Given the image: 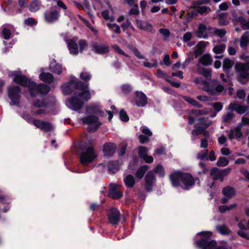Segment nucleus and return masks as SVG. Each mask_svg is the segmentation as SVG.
Returning a JSON list of instances; mask_svg holds the SVG:
<instances>
[{"label":"nucleus","instance_id":"nucleus-1","mask_svg":"<svg viewBox=\"0 0 249 249\" xmlns=\"http://www.w3.org/2000/svg\"><path fill=\"white\" fill-rule=\"evenodd\" d=\"M13 82L23 87H27L32 97L38 95H45L50 91V87L45 83L37 84L24 75L15 74Z\"/></svg>","mask_w":249,"mask_h":249},{"label":"nucleus","instance_id":"nucleus-2","mask_svg":"<svg viewBox=\"0 0 249 249\" xmlns=\"http://www.w3.org/2000/svg\"><path fill=\"white\" fill-rule=\"evenodd\" d=\"M169 179L173 187H181L185 190H190L195 184V180L190 173L179 170L172 173Z\"/></svg>","mask_w":249,"mask_h":249},{"label":"nucleus","instance_id":"nucleus-3","mask_svg":"<svg viewBox=\"0 0 249 249\" xmlns=\"http://www.w3.org/2000/svg\"><path fill=\"white\" fill-rule=\"evenodd\" d=\"M197 235L201 236V238L196 241V244L200 249H214L217 242L211 239L213 233L210 231H202L197 233Z\"/></svg>","mask_w":249,"mask_h":249},{"label":"nucleus","instance_id":"nucleus-4","mask_svg":"<svg viewBox=\"0 0 249 249\" xmlns=\"http://www.w3.org/2000/svg\"><path fill=\"white\" fill-rule=\"evenodd\" d=\"M53 8V9L50 11H46L44 14L45 20L49 23H54L59 19L61 9L64 11L68 9L67 5L61 0H57V5Z\"/></svg>","mask_w":249,"mask_h":249},{"label":"nucleus","instance_id":"nucleus-5","mask_svg":"<svg viewBox=\"0 0 249 249\" xmlns=\"http://www.w3.org/2000/svg\"><path fill=\"white\" fill-rule=\"evenodd\" d=\"M79 149L82 151L85 150L82 152L80 155V160L82 164L92 162L97 157L94 152V148L92 145H89L88 143L80 144Z\"/></svg>","mask_w":249,"mask_h":249},{"label":"nucleus","instance_id":"nucleus-6","mask_svg":"<svg viewBox=\"0 0 249 249\" xmlns=\"http://www.w3.org/2000/svg\"><path fill=\"white\" fill-rule=\"evenodd\" d=\"M235 70L237 73L238 82L242 85L247 84L249 81V63H237Z\"/></svg>","mask_w":249,"mask_h":249},{"label":"nucleus","instance_id":"nucleus-7","mask_svg":"<svg viewBox=\"0 0 249 249\" xmlns=\"http://www.w3.org/2000/svg\"><path fill=\"white\" fill-rule=\"evenodd\" d=\"M74 89L80 90L81 91L76 92L81 99L88 102L91 99V94L89 90V84H84L83 82L77 80L76 78L72 79Z\"/></svg>","mask_w":249,"mask_h":249},{"label":"nucleus","instance_id":"nucleus-8","mask_svg":"<svg viewBox=\"0 0 249 249\" xmlns=\"http://www.w3.org/2000/svg\"><path fill=\"white\" fill-rule=\"evenodd\" d=\"M81 121L83 124L89 125L87 130L91 133L95 132L102 124L98 117L92 115L81 118Z\"/></svg>","mask_w":249,"mask_h":249},{"label":"nucleus","instance_id":"nucleus-9","mask_svg":"<svg viewBox=\"0 0 249 249\" xmlns=\"http://www.w3.org/2000/svg\"><path fill=\"white\" fill-rule=\"evenodd\" d=\"M21 93V89L18 86H13L8 88V96L11 100V105L19 106Z\"/></svg>","mask_w":249,"mask_h":249},{"label":"nucleus","instance_id":"nucleus-10","mask_svg":"<svg viewBox=\"0 0 249 249\" xmlns=\"http://www.w3.org/2000/svg\"><path fill=\"white\" fill-rule=\"evenodd\" d=\"M79 98H81V96H79L78 94L74 93V95L67 99V106L73 111H79L84 105V102L80 100Z\"/></svg>","mask_w":249,"mask_h":249},{"label":"nucleus","instance_id":"nucleus-11","mask_svg":"<svg viewBox=\"0 0 249 249\" xmlns=\"http://www.w3.org/2000/svg\"><path fill=\"white\" fill-rule=\"evenodd\" d=\"M230 168H226L220 170L217 167H213L210 170V175L213 176V179L215 181L220 179L221 181L224 180V177L227 176L230 172Z\"/></svg>","mask_w":249,"mask_h":249},{"label":"nucleus","instance_id":"nucleus-12","mask_svg":"<svg viewBox=\"0 0 249 249\" xmlns=\"http://www.w3.org/2000/svg\"><path fill=\"white\" fill-rule=\"evenodd\" d=\"M107 219L109 223L112 225H118L121 219V213L119 210L115 207L111 208L107 214Z\"/></svg>","mask_w":249,"mask_h":249},{"label":"nucleus","instance_id":"nucleus-13","mask_svg":"<svg viewBox=\"0 0 249 249\" xmlns=\"http://www.w3.org/2000/svg\"><path fill=\"white\" fill-rule=\"evenodd\" d=\"M144 188L145 190L150 192L153 190V185L156 180V178L153 171H149L146 174L145 178Z\"/></svg>","mask_w":249,"mask_h":249},{"label":"nucleus","instance_id":"nucleus-14","mask_svg":"<svg viewBox=\"0 0 249 249\" xmlns=\"http://www.w3.org/2000/svg\"><path fill=\"white\" fill-rule=\"evenodd\" d=\"M92 47V51L97 54L103 55L109 52V47L102 43L93 42Z\"/></svg>","mask_w":249,"mask_h":249},{"label":"nucleus","instance_id":"nucleus-15","mask_svg":"<svg viewBox=\"0 0 249 249\" xmlns=\"http://www.w3.org/2000/svg\"><path fill=\"white\" fill-rule=\"evenodd\" d=\"M33 124L36 127L46 132L52 131L53 129L52 124L46 121L36 119L33 120Z\"/></svg>","mask_w":249,"mask_h":249},{"label":"nucleus","instance_id":"nucleus-16","mask_svg":"<svg viewBox=\"0 0 249 249\" xmlns=\"http://www.w3.org/2000/svg\"><path fill=\"white\" fill-rule=\"evenodd\" d=\"M117 149L116 145L113 142H107L103 146V153L106 157H110L113 155Z\"/></svg>","mask_w":249,"mask_h":249},{"label":"nucleus","instance_id":"nucleus-17","mask_svg":"<svg viewBox=\"0 0 249 249\" xmlns=\"http://www.w3.org/2000/svg\"><path fill=\"white\" fill-rule=\"evenodd\" d=\"M134 94L135 104L138 107H143L148 103L147 96L143 92L136 91Z\"/></svg>","mask_w":249,"mask_h":249},{"label":"nucleus","instance_id":"nucleus-18","mask_svg":"<svg viewBox=\"0 0 249 249\" xmlns=\"http://www.w3.org/2000/svg\"><path fill=\"white\" fill-rule=\"evenodd\" d=\"M86 114H98L100 116H104V113L101 110L100 106L97 104H92L87 105L85 110Z\"/></svg>","mask_w":249,"mask_h":249},{"label":"nucleus","instance_id":"nucleus-19","mask_svg":"<svg viewBox=\"0 0 249 249\" xmlns=\"http://www.w3.org/2000/svg\"><path fill=\"white\" fill-rule=\"evenodd\" d=\"M196 36L199 38L207 39L209 37L207 32V26L203 23H200L198 26V29L196 32Z\"/></svg>","mask_w":249,"mask_h":249},{"label":"nucleus","instance_id":"nucleus-20","mask_svg":"<svg viewBox=\"0 0 249 249\" xmlns=\"http://www.w3.org/2000/svg\"><path fill=\"white\" fill-rule=\"evenodd\" d=\"M123 196V193L121 191L117 190L115 185L112 186V185H110V189L108 193V196L109 197L114 199H119L121 198Z\"/></svg>","mask_w":249,"mask_h":249},{"label":"nucleus","instance_id":"nucleus-21","mask_svg":"<svg viewBox=\"0 0 249 249\" xmlns=\"http://www.w3.org/2000/svg\"><path fill=\"white\" fill-rule=\"evenodd\" d=\"M136 23L138 28L141 30L152 32L153 27L152 25L147 21L137 19Z\"/></svg>","mask_w":249,"mask_h":249},{"label":"nucleus","instance_id":"nucleus-22","mask_svg":"<svg viewBox=\"0 0 249 249\" xmlns=\"http://www.w3.org/2000/svg\"><path fill=\"white\" fill-rule=\"evenodd\" d=\"M61 88L65 95L71 94L75 89L73 87V80L71 79L68 82L64 84L61 86Z\"/></svg>","mask_w":249,"mask_h":249},{"label":"nucleus","instance_id":"nucleus-23","mask_svg":"<svg viewBox=\"0 0 249 249\" xmlns=\"http://www.w3.org/2000/svg\"><path fill=\"white\" fill-rule=\"evenodd\" d=\"M234 133L236 138H240L242 136L243 134L241 132V126H237L234 129H231L228 134V138L231 140H233L234 138Z\"/></svg>","mask_w":249,"mask_h":249},{"label":"nucleus","instance_id":"nucleus-24","mask_svg":"<svg viewBox=\"0 0 249 249\" xmlns=\"http://www.w3.org/2000/svg\"><path fill=\"white\" fill-rule=\"evenodd\" d=\"M222 193L226 197L231 198L236 195V191L234 188L228 186L222 189Z\"/></svg>","mask_w":249,"mask_h":249},{"label":"nucleus","instance_id":"nucleus-25","mask_svg":"<svg viewBox=\"0 0 249 249\" xmlns=\"http://www.w3.org/2000/svg\"><path fill=\"white\" fill-rule=\"evenodd\" d=\"M39 79L43 82L46 83H51L54 80L53 75L50 72H41L39 76Z\"/></svg>","mask_w":249,"mask_h":249},{"label":"nucleus","instance_id":"nucleus-26","mask_svg":"<svg viewBox=\"0 0 249 249\" xmlns=\"http://www.w3.org/2000/svg\"><path fill=\"white\" fill-rule=\"evenodd\" d=\"M229 107L236 111L239 114H243L248 110V107L239 105L236 104L231 103Z\"/></svg>","mask_w":249,"mask_h":249},{"label":"nucleus","instance_id":"nucleus-27","mask_svg":"<svg viewBox=\"0 0 249 249\" xmlns=\"http://www.w3.org/2000/svg\"><path fill=\"white\" fill-rule=\"evenodd\" d=\"M68 47L71 53L73 54H77L78 53V45L72 39L67 40Z\"/></svg>","mask_w":249,"mask_h":249},{"label":"nucleus","instance_id":"nucleus-28","mask_svg":"<svg viewBox=\"0 0 249 249\" xmlns=\"http://www.w3.org/2000/svg\"><path fill=\"white\" fill-rule=\"evenodd\" d=\"M107 166L109 172L113 174L119 170V162L118 160L109 161Z\"/></svg>","mask_w":249,"mask_h":249},{"label":"nucleus","instance_id":"nucleus-29","mask_svg":"<svg viewBox=\"0 0 249 249\" xmlns=\"http://www.w3.org/2000/svg\"><path fill=\"white\" fill-rule=\"evenodd\" d=\"M41 1L39 0H33L30 2L28 8L30 12H36L40 8Z\"/></svg>","mask_w":249,"mask_h":249},{"label":"nucleus","instance_id":"nucleus-30","mask_svg":"<svg viewBox=\"0 0 249 249\" xmlns=\"http://www.w3.org/2000/svg\"><path fill=\"white\" fill-rule=\"evenodd\" d=\"M125 185L127 188H132L135 184L134 177L130 174L127 175L124 179Z\"/></svg>","mask_w":249,"mask_h":249},{"label":"nucleus","instance_id":"nucleus-31","mask_svg":"<svg viewBox=\"0 0 249 249\" xmlns=\"http://www.w3.org/2000/svg\"><path fill=\"white\" fill-rule=\"evenodd\" d=\"M149 166L147 165H143L140 167L136 172V177L137 178L139 179H142L143 177L146 172L149 169Z\"/></svg>","mask_w":249,"mask_h":249},{"label":"nucleus","instance_id":"nucleus-32","mask_svg":"<svg viewBox=\"0 0 249 249\" xmlns=\"http://www.w3.org/2000/svg\"><path fill=\"white\" fill-rule=\"evenodd\" d=\"M249 44V32H246L241 37L240 45L242 48H247Z\"/></svg>","mask_w":249,"mask_h":249},{"label":"nucleus","instance_id":"nucleus-33","mask_svg":"<svg viewBox=\"0 0 249 249\" xmlns=\"http://www.w3.org/2000/svg\"><path fill=\"white\" fill-rule=\"evenodd\" d=\"M234 64V62L232 60L226 58L224 59L223 63V71L228 73L229 72L230 69L232 68Z\"/></svg>","mask_w":249,"mask_h":249},{"label":"nucleus","instance_id":"nucleus-34","mask_svg":"<svg viewBox=\"0 0 249 249\" xmlns=\"http://www.w3.org/2000/svg\"><path fill=\"white\" fill-rule=\"evenodd\" d=\"M199 62L204 66L211 65L213 62V59L209 54H205L200 59Z\"/></svg>","mask_w":249,"mask_h":249},{"label":"nucleus","instance_id":"nucleus-35","mask_svg":"<svg viewBox=\"0 0 249 249\" xmlns=\"http://www.w3.org/2000/svg\"><path fill=\"white\" fill-rule=\"evenodd\" d=\"M50 71L58 75H60L62 72V66L59 63H51L50 65Z\"/></svg>","mask_w":249,"mask_h":249},{"label":"nucleus","instance_id":"nucleus-36","mask_svg":"<svg viewBox=\"0 0 249 249\" xmlns=\"http://www.w3.org/2000/svg\"><path fill=\"white\" fill-rule=\"evenodd\" d=\"M182 98L187 102L189 103L191 105L198 108H202V105L197 101L191 98V97L187 96H182Z\"/></svg>","mask_w":249,"mask_h":249},{"label":"nucleus","instance_id":"nucleus-37","mask_svg":"<svg viewBox=\"0 0 249 249\" xmlns=\"http://www.w3.org/2000/svg\"><path fill=\"white\" fill-rule=\"evenodd\" d=\"M182 98L187 102L189 103L191 105L198 108H202V105L197 101L191 98V97L187 96H182Z\"/></svg>","mask_w":249,"mask_h":249},{"label":"nucleus","instance_id":"nucleus-38","mask_svg":"<svg viewBox=\"0 0 249 249\" xmlns=\"http://www.w3.org/2000/svg\"><path fill=\"white\" fill-rule=\"evenodd\" d=\"M217 231L222 235H228L231 233V230L225 225H217L216 227Z\"/></svg>","mask_w":249,"mask_h":249},{"label":"nucleus","instance_id":"nucleus-39","mask_svg":"<svg viewBox=\"0 0 249 249\" xmlns=\"http://www.w3.org/2000/svg\"><path fill=\"white\" fill-rule=\"evenodd\" d=\"M83 5L84 7V9H83V10L87 13L90 18H94V16L91 13V9L89 1L88 0H84Z\"/></svg>","mask_w":249,"mask_h":249},{"label":"nucleus","instance_id":"nucleus-40","mask_svg":"<svg viewBox=\"0 0 249 249\" xmlns=\"http://www.w3.org/2000/svg\"><path fill=\"white\" fill-rule=\"evenodd\" d=\"M151 171L153 172V173L157 174L158 176L160 178H163L164 177L165 172L164 169L162 165L158 164L153 170Z\"/></svg>","mask_w":249,"mask_h":249},{"label":"nucleus","instance_id":"nucleus-41","mask_svg":"<svg viewBox=\"0 0 249 249\" xmlns=\"http://www.w3.org/2000/svg\"><path fill=\"white\" fill-rule=\"evenodd\" d=\"M33 105L36 107L42 108L47 107L48 103L44 99H36L34 101Z\"/></svg>","mask_w":249,"mask_h":249},{"label":"nucleus","instance_id":"nucleus-42","mask_svg":"<svg viewBox=\"0 0 249 249\" xmlns=\"http://www.w3.org/2000/svg\"><path fill=\"white\" fill-rule=\"evenodd\" d=\"M208 149L202 150L200 151L196 155V158L200 160H208Z\"/></svg>","mask_w":249,"mask_h":249},{"label":"nucleus","instance_id":"nucleus-43","mask_svg":"<svg viewBox=\"0 0 249 249\" xmlns=\"http://www.w3.org/2000/svg\"><path fill=\"white\" fill-rule=\"evenodd\" d=\"M138 155L141 159H142L147 155L148 153V149L145 146H139L138 147Z\"/></svg>","mask_w":249,"mask_h":249},{"label":"nucleus","instance_id":"nucleus-44","mask_svg":"<svg viewBox=\"0 0 249 249\" xmlns=\"http://www.w3.org/2000/svg\"><path fill=\"white\" fill-rule=\"evenodd\" d=\"M121 91L123 93L125 94H128L132 91V87L129 84H125L121 85Z\"/></svg>","mask_w":249,"mask_h":249},{"label":"nucleus","instance_id":"nucleus-45","mask_svg":"<svg viewBox=\"0 0 249 249\" xmlns=\"http://www.w3.org/2000/svg\"><path fill=\"white\" fill-rule=\"evenodd\" d=\"M226 46L225 44H221L219 45L215 46L213 49V52L216 54L222 53L226 49Z\"/></svg>","mask_w":249,"mask_h":249},{"label":"nucleus","instance_id":"nucleus-46","mask_svg":"<svg viewBox=\"0 0 249 249\" xmlns=\"http://www.w3.org/2000/svg\"><path fill=\"white\" fill-rule=\"evenodd\" d=\"M229 160L225 157H220L217 161L216 165L219 167H224L229 164Z\"/></svg>","mask_w":249,"mask_h":249},{"label":"nucleus","instance_id":"nucleus-47","mask_svg":"<svg viewBox=\"0 0 249 249\" xmlns=\"http://www.w3.org/2000/svg\"><path fill=\"white\" fill-rule=\"evenodd\" d=\"M107 26L113 32L116 34L121 33V29L120 26L116 23H108L107 24Z\"/></svg>","mask_w":249,"mask_h":249},{"label":"nucleus","instance_id":"nucleus-48","mask_svg":"<svg viewBox=\"0 0 249 249\" xmlns=\"http://www.w3.org/2000/svg\"><path fill=\"white\" fill-rule=\"evenodd\" d=\"M213 34L222 38L226 34V31L224 29H218L214 28L213 29Z\"/></svg>","mask_w":249,"mask_h":249},{"label":"nucleus","instance_id":"nucleus-49","mask_svg":"<svg viewBox=\"0 0 249 249\" xmlns=\"http://www.w3.org/2000/svg\"><path fill=\"white\" fill-rule=\"evenodd\" d=\"M112 48L114 50L115 52L118 53L120 54L123 55L126 57H129L130 56L126 53L124 51H123L121 48L117 45L114 44L112 46Z\"/></svg>","mask_w":249,"mask_h":249},{"label":"nucleus","instance_id":"nucleus-50","mask_svg":"<svg viewBox=\"0 0 249 249\" xmlns=\"http://www.w3.org/2000/svg\"><path fill=\"white\" fill-rule=\"evenodd\" d=\"M112 48L114 50L115 52L118 53L120 54L123 55L126 57H129L130 56L126 53L124 51H123L121 48L117 45L114 44L112 46Z\"/></svg>","mask_w":249,"mask_h":249},{"label":"nucleus","instance_id":"nucleus-51","mask_svg":"<svg viewBox=\"0 0 249 249\" xmlns=\"http://www.w3.org/2000/svg\"><path fill=\"white\" fill-rule=\"evenodd\" d=\"M236 206V204H231L229 206L227 205H222L219 207V211L221 213H223L228 211L231 210L232 208H235Z\"/></svg>","mask_w":249,"mask_h":249},{"label":"nucleus","instance_id":"nucleus-52","mask_svg":"<svg viewBox=\"0 0 249 249\" xmlns=\"http://www.w3.org/2000/svg\"><path fill=\"white\" fill-rule=\"evenodd\" d=\"M119 115L120 120L123 122H127L129 120V117L127 114L126 112L124 109L120 110Z\"/></svg>","mask_w":249,"mask_h":249},{"label":"nucleus","instance_id":"nucleus-53","mask_svg":"<svg viewBox=\"0 0 249 249\" xmlns=\"http://www.w3.org/2000/svg\"><path fill=\"white\" fill-rule=\"evenodd\" d=\"M191 113L195 115L196 116L207 114L209 113L208 110L206 109H203L202 110H197V109H192L191 110Z\"/></svg>","mask_w":249,"mask_h":249},{"label":"nucleus","instance_id":"nucleus-54","mask_svg":"<svg viewBox=\"0 0 249 249\" xmlns=\"http://www.w3.org/2000/svg\"><path fill=\"white\" fill-rule=\"evenodd\" d=\"M1 35L5 40L9 39L11 36V32L10 29L6 27H4L3 28L2 31L1 32Z\"/></svg>","mask_w":249,"mask_h":249},{"label":"nucleus","instance_id":"nucleus-55","mask_svg":"<svg viewBox=\"0 0 249 249\" xmlns=\"http://www.w3.org/2000/svg\"><path fill=\"white\" fill-rule=\"evenodd\" d=\"M198 121L199 123L203 125V127H205V128H208L211 124V122L208 120V119H205L203 117H201L198 118Z\"/></svg>","mask_w":249,"mask_h":249},{"label":"nucleus","instance_id":"nucleus-56","mask_svg":"<svg viewBox=\"0 0 249 249\" xmlns=\"http://www.w3.org/2000/svg\"><path fill=\"white\" fill-rule=\"evenodd\" d=\"M80 78L82 80L87 82L91 78V75L88 72L82 71L80 74Z\"/></svg>","mask_w":249,"mask_h":249},{"label":"nucleus","instance_id":"nucleus-57","mask_svg":"<svg viewBox=\"0 0 249 249\" xmlns=\"http://www.w3.org/2000/svg\"><path fill=\"white\" fill-rule=\"evenodd\" d=\"M129 48L132 51L134 55L139 59H142L144 58V56L140 53L138 49H137L136 47H134L133 46H131L129 47Z\"/></svg>","mask_w":249,"mask_h":249},{"label":"nucleus","instance_id":"nucleus-58","mask_svg":"<svg viewBox=\"0 0 249 249\" xmlns=\"http://www.w3.org/2000/svg\"><path fill=\"white\" fill-rule=\"evenodd\" d=\"M79 45V51L81 53H83L84 50L87 47L88 43L86 40L80 39L78 41Z\"/></svg>","mask_w":249,"mask_h":249},{"label":"nucleus","instance_id":"nucleus-59","mask_svg":"<svg viewBox=\"0 0 249 249\" xmlns=\"http://www.w3.org/2000/svg\"><path fill=\"white\" fill-rule=\"evenodd\" d=\"M195 127L196 129L192 130V134L194 136H198L201 134L202 132L203 131V127L196 124L195 125Z\"/></svg>","mask_w":249,"mask_h":249},{"label":"nucleus","instance_id":"nucleus-60","mask_svg":"<svg viewBox=\"0 0 249 249\" xmlns=\"http://www.w3.org/2000/svg\"><path fill=\"white\" fill-rule=\"evenodd\" d=\"M153 61V63L151 64L149 62H144L143 63V65L146 68H151L153 67L157 68L158 66V62L156 59L152 60Z\"/></svg>","mask_w":249,"mask_h":249},{"label":"nucleus","instance_id":"nucleus-61","mask_svg":"<svg viewBox=\"0 0 249 249\" xmlns=\"http://www.w3.org/2000/svg\"><path fill=\"white\" fill-rule=\"evenodd\" d=\"M234 117V114L231 112H228L227 114L223 117V121L225 123L230 122Z\"/></svg>","mask_w":249,"mask_h":249},{"label":"nucleus","instance_id":"nucleus-62","mask_svg":"<svg viewBox=\"0 0 249 249\" xmlns=\"http://www.w3.org/2000/svg\"><path fill=\"white\" fill-rule=\"evenodd\" d=\"M133 8H131L128 14L129 15H138L140 13V11L139 10L138 5L137 4H134Z\"/></svg>","mask_w":249,"mask_h":249},{"label":"nucleus","instance_id":"nucleus-63","mask_svg":"<svg viewBox=\"0 0 249 249\" xmlns=\"http://www.w3.org/2000/svg\"><path fill=\"white\" fill-rule=\"evenodd\" d=\"M157 76L159 78L164 79L166 82L167 80L169 79L168 76L166 73L162 71L160 69L157 70Z\"/></svg>","mask_w":249,"mask_h":249},{"label":"nucleus","instance_id":"nucleus-64","mask_svg":"<svg viewBox=\"0 0 249 249\" xmlns=\"http://www.w3.org/2000/svg\"><path fill=\"white\" fill-rule=\"evenodd\" d=\"M208 9L209 11H211V9L207 6H198L196 8V12H197V14H200L201 15H202L204 13L206 12Z\"/></svg>","mask_w":249,"mask_h":249}]
</instances>
